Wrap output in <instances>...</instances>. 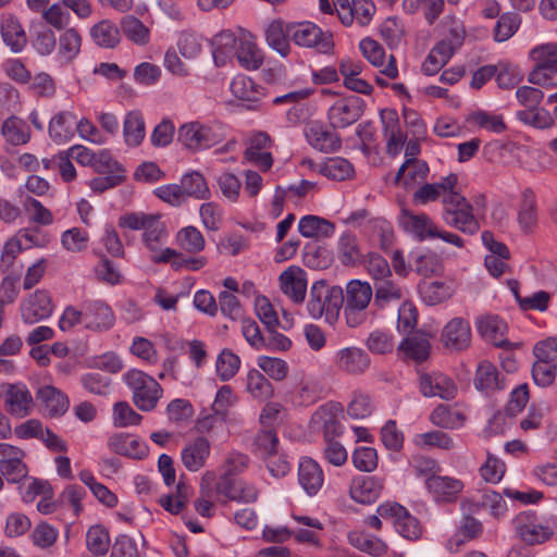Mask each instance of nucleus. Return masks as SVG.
<instances>
[{
	"instance_id": "obj_1",
	"label": "nucleus",
	"mask_w": 557,
	"mask_h": 557,
	"mask_svg": "<svg viewBox=\"0 0 557 557\" xmlns=\"http://www.w3.org/2000/svg\"><path fill=\"white\" fill-rule=\"evenodd\" d=\"M119 226L132 231L143 230V240L151 252V260L156 263H165L178 256L174 249H162L168 234L159 215L144 212L127 213L119 219Z\"/></svg>"
},
{
	"instance_id": "obj_2",
	"label": "nucleus",
	"mask_w": 557,
	"mask_h": 557,
	"mask_svg": "<svg viewBox=\"0 0 557 557\" xmlns=\"http://www.w3.org/2000/svg\"><path fill=\"white\" fill-rule=\"evenodd\" d=\"M343 304L344 294L341 287L317 281L309 290L307 312L312 319H324L326 323L333 325L338 320Z\"/></svg>"
},
{
	"instance_id": "obj_3",
	"label": "nucleus",
	"mask_w": 557,
	"mask_h": 557,
	"mask_svg": "<svg viewBox=\"0 0 557 557\" xmlns=\"http://www.w3.org/2000/svg\"><path fill=\"white\" fill-rule=\"evenodd\" d=\"M124 382L133 393V403L141 411H151L162 396L161 385L150 375L139 370H129Z\"/></svg>"
},
{
	"instance_id": "obj_4",
	"label": "nucleus",
	"mask_w": 557,
	"mask_h": 557,
	"mask_svg": "<svg viewBox=\"0 0 557 557\" xmlns=\"http://www.w3.org/2000/svg\"><path fill=\"white\" fill-rule=\"evenodd\" d=\"M554 523L542 522L534 511L518 513L512 520L516 535L528 545H539L548 541L554 534Z\"/></svg>"
},
{
	"instance_id": "obj_5",
	"label": "nucleus",
	"mask_w": 557,
	"mask_h": 557,
	"mask_svg": "<svg viewBox=\"0 0 557 557\" xmlns=\"http://www.w3.org/2000/svg\"><path fill=\"white\" fill-rule=\"evenodd\" d=\"M222 137L218 127L199 122L186 123L178 128L177 133V140L193 152L215 146Z\"/></svg>"
},
{
	"instance_id": "obj_6",
	"label": "nucleus",
	"mask_w": 557,
	"mask_h": 557,
	"mask_svg": "<svg viewBox=\"0 0 557 557\" xmlns=\"http://www.w3.org/2000/svg\"><path fill=\"white\" fill-rule=\"evenodd\" d=\"M443 219L447 225L463 233L474 234L479 230V224L471 213V207L459 193H449L445 196Z\"/></svg>"
},
{
	"instance_id": "obj_7",
	"label": "nucleus",
	"mask_w": 557,
	"mask_h": 557,
	"mask_svg": "<svg viewBox=\"0 0 557 557\" xmlns=\"http://www.w3.org/2000/svg\"><path fill=\"white\" fill-rule=\"evenodd\" d=\"M288 35L296 45L314 48L321 53H329L334 46L332 35L324 33L311 22H301L288 26Z\"/></svg>"
},
{
	"instance_id": "obj_8",
	"label": "nucleus",
	"mask_w": 557,
	"mask_h": 557,
	"mask_svg": "<svg viewBox=\"0 0 557 557\" xmlns=\"http://www.w3.org/2000/svg\"><path fill=\"white\" fill-rule=\"evenodd\" d=\"M366 102L357 96L337 98L327 111V119L333 129L345 128L356 123L363 114Z\"/></svg>"
},
{
	"instance_id": "obj_9",
	"label": "nucleus",
	"mask_w": 557,
	"mask_h": 557,
	"mask_svg": "<svg viewBox=\"0 0 557 557\" xmlns=\"http://www.w3.org/2000/svg\"><path fill=\"white\" fill-rule=\"evenodd\" d=\"M507 333L506 321L498 317H490V345L503 350L499 355L500 366L507 373H512L517 370L513 350L518 345L508 339Z\"/></svg>"
},
{
	"instance_id": "obj_10",
	"label": "nucleus",
	"mask_w": 557,
	"mask_h": 557,
	"mask_svg": "<svg viewBox=\"0 0 557 557\" xmlns=\"http://www.w3.org/2000/svg\"><path fill=\"white\" fill-rule=\"evenodd\" d=\"M333 364L342 373L358 376L370 369L371 358L361 347L347 346L335 351Z\"/></svg>"
},
{
	"instance_id": "obj_11",
	"label": "nucleus",
	"mask_w": 557,
	"mask_h": 557,
	"mask_svg": "<svg viewBox=\"0 0 557 557\" xmlns=\"http://www.w3.org/2000/svg\"><path fill=\"white\" fill-rule=\"evenodd\" d=\"M5 410L17 418H24L32 412L34 407L33 397L23 384L2 385Z\"/></svg>"
},
{
	"instance_id": "obj_12",
	"label": "nucleus",
	"mask_w": 557,
	"mask_h": 557,
	"mask_svg": "<svg viewBox=\"0 0 557 557\" xmlns=\"http://www.w3.org/2000/svg\"><path fill=\"white\" fill-rule=\"evenodd\" d=\"M305 136L312 148L324 153L335 152L342 145L338 134L319 121L306 126Z\"/></svg>"
},
{
	"instance_id": "obj_13",
	"label": "nucleus",
	"mask_w": 557,
	"mask_h": 557,
	"mask_svg": "<svg viewBox=\"0 0 557 557\" xmlns=\"http://www.w3.org/2000/svg\"><path fill=\"white\" fill-rule=\"evenodd\" d=\"M420 392L424 397H441L453 399L457 394V386L454 381L440 372L423 373L420 375Z\"/></svg>"
},
{
	"instance_id": "obj_14",
	"label": "nucleus",
	"mask_w": 557,
	"mask_h": 557,
	"mask_svg": "<svg viewBox=\"0 0 557 557\" xmlns=\"http://www.w3.org/2000/svg\"><path fill=\"white\" fill-rule=\"evenodd\" d=\"M84 324L94 331H107L114 325L112 309L102 300H88L83 304Z\"/></svg>"
},
{
	"instance_id": "obj_15",
	"label": "nucleus",
	"mask_w": 557,
	"mask_h": 557,
	"mask_svg": "<svg viewBox=\"0 0 557 557\" xmlns=\"http://www.w3.org/2000/svg\"><path fill=\"white\" fill-rule=\"evenodd\" d=\"M280 288L294 304H302L307 293L306 272L299 267H288L280 274Z\"/></svg>"
},
{
	"instance_id": "obj_16",
	"label": "nucleus",
	"mask_w": 557,
	"mask_h": 557,
	"mask_svg": "<svg viewBox=\"0 0 557 557\" xmlns=\"http://www.w3.org/2000/svg\"><path fill=\"white\" fill-rule=\"evenodd\" d=\"M441 342L445 348L461 351L470 346L471 329L462 318H453L443 329Z\"/></svg>"
},
{
	"instance_id": "obj_17",
	"label": "nucleus",
	"mask_w": 557,
	"mask_h": 557,
	"mask_svg": "<svg viewBox=\"0 0 557 557\" xmlns=\"http://www.w3.org/2000/svg\"><path fill=\"white\" fill-rule=\"evenodd\" d=\"M233 57L247 70H257L263 62V53L258 48L255 37L250 32L239 28L238 44Z\"/></svg>"
},
{
	"instance_id": "obj_18",
	"label": "nucleus",
	"mask_w": 557,
	"mask_h": 557,
	"mask_svg": "<svg viewBox=\"0 0 557 557\" xmlns=\"http://www.w3.org/2000/svg\"><path fill=\"white\" fill-rule=\"evenodd\" d=\"M52 313V304L49 294L36 290L21 305L22 320L27 324L37 323Z\"/></svg>"
},
{
	"instance_id": "obj_19",
	"label": "nucleus",
	"mask_w": 557,
	"mask_h": 557,
	"mask_svg": "<svg viewBox=\"0 0 557 557\" xmlns=\"http://www.w3.org/2000/svg\"><path fill=\"white\" fill-rule=\"evenodd\" d=\"M210 451V442L203 436H198L187 443L182 449V463L188 471L197 472L205 467Z\"/></svg>"
},
{
	"instance_id": "obj_20",
	"label": "nucleus",
	"mask_w": 557,
	"mask_h": 557,
	"mask_svg": "<svg viewBox=\"0 0 557 557\" xmlns=\"http://www.w3.org/2000/svg\"><path fill=\"white\" fill-rule=\"evenodd\" d=\"M383 486L376 476L358 475L351 480L349 495L357 503L371 504L380 497Z\"/></svg>"
},
{
	"instance_id": "obj_21",
	"label": "nucleus",
	"mask_w": 557,
	"mask_h": 557,
	"mask_svg": "<svg viewBox=\"0 0 557 557\" xmlns=\"http://www.w3.org/2000/svg\"><path fill=\"white\" fill-rule=\"evenodd\" d=\"M425 483L436 502H455L463 488V483L460 480L433 473L426 478Z\"/></svg>"
},
{
	"instance_id": "obj_22",
	"label": "nucleus",
	"mask_w": 557,
	"mask_h": 557,
	"mask_svg": "<svg viewBox=\"0 0 557 557\" xmlns=\"http://www.w3.org/2000/svg\"><path fill=\"white\" fill-rule=\"evenodd\" d=\"M215 491L227 499L240 503H253L258 498V491L253 485L244 481L228 480L226 476L219 478Z\"/></svg>"
},
{
	"instance_id": "obj_23",
	"label": "nucleus",
	"mask_w": 557,
	"mask_h": 557,
	"mask_svg": "<svg viewBox=\"0 0 557 557\" xmlns=\"http://www.w3.org/2000/svg\"><path fill=\"white\" fill-rule=\"evenodd\" d=\"M457 182V175L451 173L444 177L440 183L424 184L414 191L413 201L419 205H426L442 197L443 203L445 205V196L449 193H456L454 188L456 187Z\"/></svg>"
},
{
	"instance_id": "obj_24",
	"label": "nucleus",
	"mask_w": 557,
	"mask_h": 557,
	"mask_svg": "<svg viewBox=\"0 0 557 557\" xmlns=\"http://www.w3.org/2000/svg\"><path fill=\"white\" fill-rule=\"evenodd\" d=\"M108 446L115 454L133 459H143L148 455V446L143 441L125 433L112 435Z\"/></svg>"
},
{
	"instance_id": "obj_25",
	"label": "nucleus",
	"mask_w": 557,
	"mask_h": 557,
	"mask_svg": "<svg viewBox=\"0 0 557 557\" xmlns=\"http://www.w3.org/2000/svg\"><path fill=\"white\" fill-rule=\"evenodd\" d=\"M298 481L308 495H315L324 482L323 471L319 463L309 457L301 458L298 467Z\"/></svg>"
},
{
	"instance_id": "obj_26",
	"label": "nucleus",
	"mask_w": 557,
	"mask_h": 557,
	"mask_svg": "<svg viewBox=\"0 0 557 557\" xmlns=\"http://www.w3.org/2000/svg\"><path fill=\"white\" fill-rule=\"evenodd\" d=\"M76 115L71 111L57 113L49 122V136L55 144H65L75 135Z\"/></svg>"
},
{
	"instance_id": "obj_27",
	"label": "nucleus",
	"mask_w": 557,
	"mask_h": 557,
	"mask_svg": "<svg viewBox=\"0 0 557 557\" xmlns=\"http://www.w3.org/2000/svg\"><path fill=\"white\" fill-rule=\"evenodd\" d=\"M400 224L419 240L435 238L437 235V227L425 214H412L408 211H403Z\"/></svg>"
},
{
	"instance_id": "obj_28",
	"label": "nucleus",
	"mask_w": 557,
	"mask_h": 557,
	"mask_svg": "<svg viewBox=\"0 0 557 557\" xmlns=\"http://www.w3.org/2000/svg\"><path fill=\"white\" fill-rule=\"evenodd\" d=\"M36 398L50 417H61L69 409L70 403L66 395L53 386L46 385L38 388Z\"/></svg>"
},
{
	"instance_id": "obj_29",
	"label": "nucleus",
	"mask_w": 557,
	"mask_h": 557,
	"mask_svg": "<svg viewBox=\"0 0 557 557\" xmlns=\"http://www.w3.org/2000/svg\"><path fill=\"white\" fill-rule=\"evenodd\" d=\"M270 143V137L267 133H257L249 139V146L245 150V159L259 165L263 171L272 166L273 159L270 152L261 151Z\"/></svg>"
},
{
	"instance_id": "obj_30",
	"label": "nucleus",
	"mask_w": 557,
	"mask_h": 557,
	"mask_svg": "<svg viewBox=\"0 0 557 557\" xmlns=\"http://www.w3.org/2000/svg\"><path fill=\"white\" fill-rule=\"evenodd\" d=\"M237 44L238 35H235L230 29H223L216 34L211 40L215 65H225L227 59L234 55Z\"/></svg>"
},
{
	"instance_id": "obj_31",
	"label": "nucleus",
	"mask_w": 557,
	"mask_h": 557,
	"mask_svg": "<svg viewBox=\"0 0 557 557\" xmlns=\"http://www.w3.org/2000/svg\"><path fill=\"white\" fill-rule=\"evenodd\" d=\"M482 531V523L472 516L466 515L456 533L447 541L446 547L450 553H456L467 542L475 539Z\"/></svg>"
},
{
	"instance_id": "obj_32",
	"label": "nucleus",
	"mask_w": 557,
	"mask_h": 557,
	"mask_svg": "<svg viewBox=\"0 0 557 557\" xmlns=\"http://www.w3.org/2000/svg\"><path fill=\"white\" fill-rule=\"evenodd\" d=\"M510 259L509 248L504 243L490 236V276L498 278L510 272Z\"/></svg>"
},
{
	"instance_id": "obj_33",
	"label": "nucleus",
	"mask_w": 557,
	"mask_h": 557,
	"mask_svg": "<svg viewBox=\"0 0 557 557\" xmlns=\"http://www.w3.org/2000/svg\"><path fill=\"white\" fill-rule=\"evenodd\" d=\"M423 301L429 306L440 305L449 299L456 292L455 282L433 281L419 286Z\"/></svg>"
},
{
	"instance_id": "obj_34",
	"label": "nucleus",
	"mask_w": 557,
	"mask_h": 557,
	"mask_svg": "<svg viewBox=\"0 0 557 557\" xmlns=\"http://www.w3.org/2000/svg\"><path fill=\"white\" fill-rule=\"evenodd\" d=\"M299 233L307 238H327L335 232V225L318 215H305L298 222Z\"/></svg>"
},
{
	"instance_id": "obj_35",
	"label": "nucleus",
	"mask_w": 557,
	"mask_h": 557,
	"mask_svg": "<svg viewBox=\"0 0 557 557\" xmlns=\"http://www.w3.org/2000/svg\"><path fill=\"white\" fill-rule=\"evenodd\" d=\"M430 348L429 336L424 333H414L406 337L398 347L406 357L418 362H422L429 357Z\"/></svg>"
},
{
	"instance_id": "obj_36",
	"label": "nucleus",
	"mask_w": 557,
	"mask_h": 557,
	"mask_svg": "<svg viewBox=\"0 0 557 557\" xmlns=\"http://www.w3.org/2000/svg\"><path fill=\"white\" fill-rule=\"evenodd\" d=\"M491 77H495L497 86L503 89H511L522 79L518 66L508 61H500L493 66L490 65Z\"/></svg>"
},
{
	"instance_id": "obj_37",
	"label": "nucleus",
	"mask_w": 557,
	"mask_h": 557,
	"mask_svg": "<svg viewBox=\"0 0 557 557\" xmlns=\"http://www.w3.org/2000/svg\"><path fill=\"white\" fill-rule=\"evenodd\" d=\"M337 255L339 261L346 267L360 263L363 256L357 236L351 233L342 234L337 242Z\"/></svg>"
},
{
	"instance_id": "obj_38",
	"label": "nucleus",
	"mask_w": 557,
	"mask_h": 557,
	"mask_svg": "<svg viewBox=\"0 0 557 557\" xmlns=\"http://www.w3.org/2000/svg\"><path fill=\"white\" fill-rule=\"evenodd\" d=\"M145 121L139 111H131L123 123V136L127 146L137 147L145 138Z\"/></svg>"
},
{
	"instance_id": "obj_39",
	"label": "nucleus",
	"mask_w": 557,
	"mask_h": 557,
	"mask_svg": "<svg viewBox=\"0 0 557 557\" xmlns=\"http://www.w3.org/2000/svg\"><path fill=\"white\" fill-rule=\"evenodd\" d=\"M246 391L253 399L259 401H265L274 395L272 383L256 369L247 373Z\"/></svg>"
},
{
	"instance_id": "obj_40",
	"label": "nucleus",
	"mask_w": 557,
	"mask_h": 557,
	"mask_svg": "<svg viewBox=\"0 0 557 557\" xmlns=\"http://www.w3.org/2000/svg\"><path fill=\"white\" fill-rule=\"evenodd\" d=\"M82 37L75 28L65 29L59 37L58 58L62 63L72 62L81 51Z\"/></svg>"
},
{
	"instance_id": "obj_41",
	"label": "nucleus",
	"mask_w": 557,
	"mask_h": 557,
	"mask_svg": "<svg viewBox=\"0 0 557 557\" xmlns=\"http://www.w3.org/2000/svg\"><path fill=\"white\" fill-rule=\"evenodd\" d=\"M428 172L429 168L425 162L408 159L399 168L395 182H401L406 187H409L423 181L426 177Z\"/></svg>"
},
{
	"instance_id": "obj_42",
	"label": "nucleus",
	"mask_w": 557,
	"mask_h": 557,
	"mask_svg": "<svg viewBox=\"0 0 557 557\" xmlns=\"http://www.w3.org/2000/svg\"><path fill=\"white\" fill-rule=\"evenodd\" d=\"M1 35L5 45L14 52L21 51L26 45L25 32L20 22L12 16L2 20Z\"/></svg>"
},
{
	"instance_id": "obj_43",
	"label": "nucleus",
	"mask_w": 557,
	"mask_h": 557,
	"mask_svg": "<svg viewBox=\"0 0 557 557\" xmlns=\"http://www.w3.org/2000/svg\"><path fill=\"white\" fill-rule=\"evenodd\" d=\"M231 91L239 100L257 102L263 97V88L245 75L236 76L231 83Z\"/></svg>"
},
{
	"instance_id": "obj_44",
	"label": "nucleus",
	"mask_w": 557,
	"mask_h": 557,
	"mask_svg": "<svg viewBox=\"0 0 557 557\" xmlns=\"http://www.w3.org/2000/svg\"><path fill=\"white\" fill-rule=\"evenodd\" d=\"M373 296V289L368 282L351 280L346 285V305L368 308Z\"/></svg>"
},
{
	"instance_id": "obj_45",
	"label": "nucleus",
	"mask_w": 557,
	"mask_h": 557,
	"mask_svg": "<svg viewBox=\"0 0 557 557\" xmlns=\"http://www.w3.org/2000/svg\"><path fill=\"white\" fill-rule=\"evenodd\" d=\"M95 44L102 48H114L120 42V30L110 21H101L90 29Z\"/></svg>"
},
{
	"instance_id": "obj_46",
	"label": "nucleus",
	"mask_w": 557,
	"mask_h": 557,
	"mask_svg": "<svg viewBox=\"0 0 557 557\" xmlns=\"http://www.w3.org/2000/svg\"><path fill=\"white\" fill-rule=\"evenodd\" d=\"M110 535L108 530L100 525H91L86 533V546L94 556H104L110 548Z\"/></svg>"
},
{
	"instance_id": "obj_47",
	"label": "nucleus",
	"mask_w": 557,
	"mask_h": 557,
	"mask_svg": "<svg viewBox=\"0 0 557 557\" xmlns=\"http://www.w3.org/2000/svg\"><path fill=\"white\" fill-rule=\"evenodd\" d=\"M288 37V29L284 30L281 21H273L265 29L268 45L282 57H286L290 52Z\"/></svg>"
},
{
	"instance_id": "obj_48",
	"label": "nucleus",
	"mask_w": 557,
	"mask_h": 557,
	"mask_svg": "<svg viewBox=\"0 0 557 557\" xmlns=\"http://www.w3.org/2000/svg\"><path fill=\"white\" fill-rule=\"evenodd\" d=\"M518 221L524 232H531L537 222L536 201L534 193L531 189H524L522 191Z\"/></svg>"
},
{
	"instance_id": "obj_49",
	"label": "nucleus",
	"mask_w": 557,
	"mask_h": 557,
	"mask_svg": "<svg viewBox=\"0 0 557 557\" xmlns=\"http://www.w3.org/2000/svg\"><path fill=\"white\" fill-rule=\"evenodd\" d=\"M404 290L391 277L374 282V304L383 307L391 301L400 300Z\"/></svg>"
},
{
	"instance_id": "obj_50",
	"label": "nucleus",
	"mask_w": 557,
	"mask_h": 557,
	"mask_svg": "<svg viewBox=\"0 0 557 557\" xmlns=\"http://www.w3.org/2000/svg\"><path fill=\"white\" fill-rule=\"evenodd\" d=\"M181 188H183L186 197L207 199L210 196V189L205 177L196 171L187 173L182 177Z\"/></svg>"
},
{
	"instance_id": "obj_51",
	"label": "nucleus",
	"mask_w": 557,
	"mask_h": 557,
	"mask_svg": "<svg viewBox=\"0 0 557 557\" xmlns=\"http://www.w3.org/2000/svg\"><path fill=\"white\" fill-rule=\"evenodd\" d=\"M1 134L13 145H23L29 139L28 126L15 116H10L3 122Z\"/></svg>"
},
{
	"instance_id": "obj_52",
	"label": "nucleus",
	"mask_w": 557,
	"mask_h": 557,
	"mask_svg": "<svg viewBox=\"0 0 557 557\" xmlns=\"http://www.w3.org/2000/svg\"><path fill=\"white\" fill-rule=\"evenodd\" d=\"M124 35L134 44L145 46L149 41V29L133 15H126L121 23Z\"/></svg>"
},
{
	"instance_id": "obj_53",
	"label": "nucleus",
	"mask_w": 557,
	"mask_h": 557,
	"mask_svg": "<svg viewBox=\"0 0 557 557\" xmlns=\"http://www.w3.org/2000/svg\"><path fill=\"white\" fill-rule=\"evenodd\" d=\"M348 539L351 545L373 556L383 555L387 548L383 541L366 533L350 532Z\"/></svg>"
},
{
	"instance_id": "obj_54",
	"label": "nucleus",
	"mask_w": 557,
	"mask_h": 557,
	"mask_svg": "<svg viewBox=\"0 0 557 557\" xmlns=\"http://www.w3.org/2000/svg\"><path fill=\"white\" fill-rule=\"evenodd\" d=\"M384 132L387 136V150L388 152L397 153L398 147L404 141L403 134L398 131V117L395 111H382Z\"/></svg>"
},
{
	"instance_id": "obj_55",
	"label": "nucleus",
	"mask_w": 557,
	"mask_h": 557,
	"mask_svg": "<svg viewBox=\"0 0 557 557\" xmlns=\"http://www.w3.org/2000/svg\"><path fill=\"white\" fill-rule=\"evenodd\" d=\"M433 424L445 428L455 429L463 423L465 417L461 412L453 410L445 405H438L430 417Z\"/></svg>"
},
{
	"instance_id": "obj_56",
	"label": "nucleus",
	"mask_w": 557,
	"mask_h": 557,
	"mask_svg": "<svg viewBox=\"0 0 557 557\" xmlns=\"http://www.w3.org/2000/svg\"><path fill=\"white\" fill-rule=\"evenodd\" d=\"M521 20L517 13H505L499 16L494 29V40L503 42L515 35L520 26Z\"/></svg>"
},
{
	"instance_id": "obj_57",
	"label": "nucleus",
	"mask_w": 557,
	"mask_h": 557,
	"mask_svg": "<svg viewBox=\"0 0 557 557\" xmlns=\"http://www.w3.org/2000/svg\"><path fill=\"white\" fill-rule=\"evenodd\" d=\"M320 172L330 178L344 181L354 174V168L348 160L336 157L329 159L324 165L320 168Z\"/></svg>"
},
{
	"instance_id": "obj_58",
	"label": "nucleus",
	"mask_w": 557,
	"mask_h": 557,
	"mask_svg": "<svg viewBox=\"0 0 557 557\" xmlns=\"http://www.w3.org/2000/svg\"><path fill=\"white\" fill-rule=\"evenodd\" d=\"M534 66H548L557 69V44L547 42L534 47L530 53Z\"/></svg>"
},
{
	"instance_id": "obj_59",
	"label": "nucleus",
	"mask_w": 557,
	"mask_h": 557,
	"mask_svg": "<svg viewBox=\"0 0 557 557\" xmlns=\"http://www.w3.org/2000/svg\"><path fill=\"white\" fill-rule=\"evenodd\" d=\"M517 116L524 124L540 129L548 128L554 124L552 114L547 110L539 107L535 109H525L519 111Z\"/></svg>"
},
{
	"instance_id": "obj_60",
	"label": "nucleus",
	"mask_w": 557,
	"mask_h": 557,
	"mask_svg": "<svg viewBox=\"0 0 557 557\" xmlns=\"http://www.w3.org/2000/svg\"><path fill=\"white\" fill-rule=\"evenodd\" d=\"M240 359L228 349H223L216 359V372L222 381H228L238 372Z\"/></svg>"
},
{
	"instance_id": "obj_61",
	"label": "nucleus",
	"mask_w": 557,
	"mask_h": 557,
	"mask_svg": "<svg viewBox=\"0 0 557 557\" xmlns=\"http://www.w3.org/2000/svg\"><path fill=\"white\" fill-rule=\"evenodd\" d=\"M413 270L422 276L438 275L443 272V262L435 253H423L416 257Z\"/></svg>"
},
{
	"instance_id": "obj_62",
	"label": "nucleus",
	"mask_w": 557,
	"mask_h": 557,
	"mask_svg": "<svg viewBox=\"0 0 557 557\" xmlns=\"http://www.w3.org/2000/svg\"><path fill=\"white\" fill-rule=\"evenodd\" d=\"M143 417L128 403L119 401L113 407V424L117 428L138 425Z\"/></svg>"
},
{
	"instance_id": "obj_63",
	"label": "nucleus",
	"mask_w": 557,
	"mask_h": 557,
	"mask_svg": "<svg viewBox=\"0 0 557 557\" xmlns=\"http://www.w3.org/2000/svg\"><path fill=\"white\" fill-rule=\"evenodd\" d=\"M249 466V457L239 451L230 453L221 469L222 473L220 478H225L228 480H234L233 475H237L243 473Z\"/></svg>"
},
{
	"instance_id": "obj_64",
	"label": "nucleus",
	"mask_w": 557,
	"mask_h": 557,
	"mask_svg": "<svg viewBox=\"0 0 557 557\" xmlns=\"http://www.w3.org/2000/svg\"><path fill=\"white\" fill-rule=\"evenodd\" d=\"M177 242L184 250L191 253L199 252L205 248V238L194 226L182 228L177 233Z\"/></svg>"
}]
</instances>
